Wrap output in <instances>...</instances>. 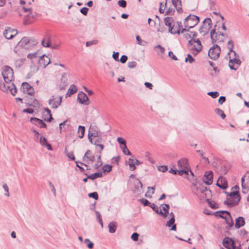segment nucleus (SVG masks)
<instances>
[{
	"label": "nucleus",
	"mask_w": 249,
	"mask_h": 249,
	"mask_svg": "<svg viewBox=\"0 0 249 249\" xmlns=\"http://www.w3.org/2000/svg\"><path fill=\"white\" fill-rule=\"evenodd\" d=\"M141 201L144 206H147L150 204V203L146 199H142Z\"/></svg>",
	"instance_id": "774afa93"
},
{
	"label": "nucleus",
	"mask_w": 249,
	"mask_h": 249,
	"mask_svg": "<svg viewBox=\"0 0 249 249\" xmlns=\"http://www.w3.org/2000/svg\"><path fill=\"white\" fill-rule=\"evenodd\" d=\"M62 102V97L60 96H53L50 100L49 104L53 108H57L59 106Z\"/></svg>",
	"instance_id": "ddd939ff"
},
{
	"label": "nucleus",
	"mask_w": 249,
	"mask_h": 249,
	"mask_svg": "<svg viewBox=\"0 0 249 249\" xmlns=\"http://www.w3.org/2000/svg\"><path fill=\"white\" fill-rule=\"evenodd\" d=\"M174 10L173 9L169 8L166 12L165 15H172L174 14Z\"/></svg>",
	"instance_id": "680f3d73"
},
{
	"label": "nucleus",
	"mask_w": 249,
	"mask_h": 249,
	"mask_svg": "<svg viewBox=\"0 0 249 249\" xmlns=\"http://www.w3.org/2000/svg\"><path fill=\"white\" fill-rule=\"evenodd\" d=\"M215 111L216 113L219 115L222 119H224L225 118L226 115L222 110L220 109H216Z\"/></svg>",
	"instance_id": "49530a36"
},
{
	"label": "nucleus",
	"mask_w": 249,
	"mask_h": 249,
	"mask_svg": "<svg viewBox=\"0 0 249 249\" xmlns=\"http://www.w3.org/2000/svg\"><path fill=\"white\" fill-rule=\"evenodd\" d=\"M216 216L224 219L225 220L226 222L230 227H231L233 226V222L232 221L230 213L228 212H218L216 213Z\"/></svg>",
	"instance_id": "0eeeda50"
},
{
	"label": "nucleus",
	"mask_w": 249,
	"mask_h": 249,
	"mask_svg": "<svg viewBox=\"0 0 249 249\" xmlns=\"http://www.w3.org/2000/svg\"><path fill=\"white\" fill-rule=\"evenodd\" d=\"M76 163L77 167H78L80 169L81 171H84V169L83 167H82L81 166L85 165V166H86V165L85 164H84L83 163L80 162H76Z\"/></svg>",
	"instance_id": "5fc2aeb1"
},
{
	"label": "nucleus",
	"mask_w": 249,
	"mask_h": 249,
	"mask_svg": "<svg viewBox=\"0 0 249 249\" xmlns=\"http://www.w3.org/2000/svg\"><path fill=\"white\" fill-rule=\"evenodd\" d=\"M171 214L172 215V217L170 219V220L167 222L166 225L168 227H171L172 226V225H173L171 230H173V231H176V225L174 224V222H175L174 216V215L173 214V213H171Z\"/></svg>",
	"instance_id": "cd10ccee"
},
{
	"label": "nucleus",
	"mask_w": 249,
	"mask_h": 249,
	"mask_svg": "<svg viewBox=\"0 0 249 249\" xmlns=\"http://www.w3.org/2000/svg\"><path fill=\"white\" fill-rule=\"evenodd\" d=\"M98 136L97 130H94L93 126H90L89 131L88 137L91 143L96 144V141L94 140V138Z\"/></svg>",
	"instance_id": "9b49d317"
},
{
	"label": "nucleus",
	"mask_w": 249,
	"mask_h": 249,
	"mask_svg": "<svg viewBox=\"0 0 249 249\" xmlns=\"http://www.w3.org/2000/svg\"><path fill=\"white\" fill-rule=\"evenodd\" d=\"M24 112H26L28 113L32 114L34 112V110L32 108H29L27 109H24L23 110Z\"/></svg>",
	"instance_id": "69168bd1"
},
{
	"label": "nucleus",
	"mask_w": 249,
	"mask_h": 249,
	"mask_svg": "<svg viewBox=\"0 0 249 249\" xmlns=\"http://www.w3.org/2000/svg\"><path fill=\"white\" fill-rule=\"evenodd\" d=\"M29 42V40L27 37L22 38L20 41L18 43V46L24 47L26 45H27Z\"/></svg>",
	"instance_id": "7c9ffc66"
},
{
	"label": "nucleus",
	"mask_w": 249,
	"mask_h": 249,
	"mask_svg": "<svg viewBox=\"0 0 249 249\" xmlns=\"http://www.w3.org/2000/svg\"><path fill=\"white\" fill-rule=\"evenodd\" d=\"M203 181L208 185H210L213 183V173L211 171L205 172L203 178Z\"/></svg>",
	"instance_id": "2eb2a0df"
},
{
	"label": "nucleus",
	"mask_w": 249,
	"mask_h": 249,
	"mask_svg": "<svg viewBox=\"0 0 249 249\" xmlns=\"http://www.w3.org/2000/svg\"><path fill=\"white\" fill-rule=\"evenodd\" d=\"M211 38L213 42H221L223 41L224 36L223 34L215 32V30H212L211 32Z\"/></svg>",
	"instance_id": "9d476101"
},
{
	"label": "nucleus",
	"mask_w": 249,
	"mask_h": 249,
	"mask_svg": "<svg viewBox=\"0 0 249 249\" xmlns=\"http://www.w3.org/2000/svg\"><path fill=\"white\" fill-rule=\"evenodd\" d=\"M230 62L229 66L232 69H236L240 64V61L238 58H232V55H229Z\"/></svg>",
	"instance_id": "f3484780"
},
{
	"label": "nucleus",
	"mask_w": 249,
	"mask_h": 249,
	"mask_svg": "<svg viewBox=\"0 0 249 249\" xmlns=\"http://www.w3.org/2000/svg\"><path fill=\"white\" fill-rule=\"evenodd\" d=\"M155 188L154 187H148V191L145 194V196L148 198H151L152 195L154 193Z\"/></svg>",
	"instance_id": "c9c22d12"
},
{
	"label": "nucleus",
	"mask_w": 249,
	"mask_h": 249,
	"mask_svg": "<svg viewBox=\"0 0 249 249\" xmlns=\"http://www.w3.org/2000/svg\"><path fill=\"white\" fill-rule=\"evenodd\" d=\"M156 212L161 215L162 216H163V217H166V214L165 213H164L163 212H162L161 210H159L158 209H157L156 210Z\"/></svg>",
	"instance_id": "4d7b16f0"
},
{
	"label": "nucleus",
	"mask_w": 249,
	"mask_h": 249,
	"mask_svg": "<svg viewBox=\"0 0 249 249\" xmlns=\"http://www.w3.org/2000/svg\"><path fill=\"white\" fill-rule=\"evenodd\" d=\"M97 158V160L96 163L95 165V167L97 169L102 165V162L101 160V156L100 155L98 156Z\"/></svg>",
	"instance_id": "79ce46f5"
},
{
	"label": "nucleus",
	"mask_w": 249,
	"mask_h": 249,
	"mask_svg": "<svg viewBox=\"0 0 249 249\" xmlns=\"http://www.w3.org/2000/svg\"><path fill=\"white\" fill-rule=\"evenodd\" d=\"M17 33V30L11 28H8L4 31V36L6 38L11 39L16 36Z\"/></svg>",
	"instance_id": "a211bd4d"
},
{
	"label": "nucleus",
	"mask_w": 249,
	"mask_h": 249,
	"mask_svg": "<svg viewBox=\"0 0 249 249\" xmlns=\"http://www.w3.org/2000/svg\"><path fill=\"white\" fill-rule=\"evenodd\" d=\"M85 131V128L84 126H79L78 127V137L80 138H82L84 137Z\"/></svg>",
	"instance_id": "72a5a7b5"
},
{
	"label": "nucleus",
	"mask_w": 249,
	"mask_h": 249,
	"mask_svg": "<svg viewBox=\"0 0 249 249\" xmlns=\"http://www.w3.org/2000/svg\"><path fill=\"white\" fill-rule=\"evenodd\" d=\"M44 115L45 116L44 120L46 121L51 122L53 120L51 111L48 108L44 109Z\"/></svg>",
	"instance_id": "a878e982"
},
{
	"label": "nucleus",
	"mask_w": 249,
	"mask_h": 249,
	"mask_svg": "<svg viewBox=\"0 0 249 249\" xmlns=\"http://www.w3.org/2000/svg\"><path fill=\"white\" fill-rule=\"evenodd\" d=\"M1 74L4 81L10 83L14 80V71L12 68L8 66H4L1 69Z\"/></svg>",
	"instance_id": "f03ea898"
},
{
	"label": "nucleus",
	"mask_w": 249,
	"mask_h": 249,
	"mask_svg": "<svg viewBox=\"0 0 249 249\" xmlns=\"http://www.w3.org/2000/svg\"><path fill=\"white\" fill-rule=\"evenodd\" d=\"M165 25L168 27L169 32L175 34L179 33V27L175 24L174 19L171 17H166L164 19Z\"/></svg>",
	"instance_id": "7ed1b4c3"
},
{
	"label": "nucleus",
	"mask_w": 249,
	"mask_h": 249,
	"mask_svg": "<svg viewBox=\"0 0 249 249\" xmlns=\"http://www.w3.org/2000/svg\"><path fill=\"white\" fill-rule=\"evenodd\" d=\"M127 163L129 165L130 169L132 171H134L136 169V165L140 164V162L135 159H129Z\"/></svg>",
	"instance_id": "b1692460"
},
{
	"label": "nucleus",
	"mask_w": 249,
	"mask_h": 249,
	"mask_svg": "<svg viewBox=\"0 0 249 249\" xmlns=\"http://www.w3.org/2000/svg\"><path fill=\"white\" fill-rule=\"evenodd\" d=\"M117 142L119 143L120 146L126 145L125 140L122 137H118L117 138Z\"/></svg>",
	"instance_id": "a18cd8bd"
},
{
	"label": "nucleus",
	"mask_w": 249,
	"mask_h": 249,
	"mask_svg": "<svg viewBox=\"0 0 249 249\" xmlns=\"http://www.w3.org/2000/svg\"><path fill=\"white\" fill-rule=\"evenodd\" d=\"M120 160V158L119 156H117L115 157H114L112 159V162L113 163H116V164H118L119 161Z\"/></svg>",
	"instance_id": "3c124183"
},
{
	"label": "nucleus",
	"mask_w": 249,
	"mask_h": 249,
	"mask_svg": "<svg viewBox=\"0 0 249 249\" xmlns=\"http://www.w3.org/2000/svg\"><path fill=\"white\" fill-rule=\"evenodd\" d=\"M89 196L90 197H92L96 200H97L98 198V195L96 192L90 193L89 194Z\"/></svg>",
	"instance_id": "09e8293b"
},
{
	"label": "nucleus",
	"mask_w": 249,
	"mask_h": 249,
	"mask_svg": "<svg viewBox=\"0 0 249 249\" xmlns=\"http://www.w3.org/2000/svg\"><path fill=\"white\" fill-rule=\"evenodd\" d=\"M233 46V43L232 41H229L228 43V48L229 50V52L228 53L229 55H233L234 56L235 55V53L234 51H232V48Z\"/></svg>",
	"instance_id": "c756f323"
},
{
	"label": "nucleus",
	"mask_w": 249,
	"mask_h": 249,
	"mask_svg": "<svg viewBox=\"0 0 249 249\" xmlns=\"http://www.w3.org/2000/svg\"><path fill=\"white\" fill-rule=\"evenodd\" d=\"M182 33L183 34L184 36L185 39L189 42L190 40H193V39L196 38V34L195 32L189 31V30L184 29L182 31Z\"/></svg>",
	"instance_id": "f8f14e48"
},
{
	"label": "nucleus",
	"mask_w": 249,
	"mask_h": 249,
	"mask_svg": "<svg viewBox=\"0 0 249 249\" xmlns=\"http://www.w3.org/2000/svg\"><path fill=\"white\" fill-rule=\"evenodd\" d=\"M233 241L229 238H225L223 241L224 246L229 249L233 248Z\"/></svg>",
	"instance_id": "412c9836"
},
{
	"label": "nucleus",
	"mask_w": 249,
	"mask_h": 249,
	"mask_svg": "<svg viewBox=\"0 0 249 249\" xmlns=\"http://www.w3.org/2000/svg\"><path fill=\"white\" fill-rule=\"evenodd\" d=\"M102 176V174L101 173H96L95 174H91L90 176L89 177V178L94 179L95 178L101 177Z\"/></svg>",
	"instance_id": "ea45409f"
},
{
	"label": "nucleus",
	"mask_w": 249,
	"mask_h": 249,
	"mask_svg": "<svg viewBox=\"0 0 249 249\" xmlns=\"http://www.w3.org/2000/svg\"><path fill=\"white\" fill-rule=\"evenodd\" d=\"M245 224V220L243 217H238L235 219V227L236 229H239L243 227Z\"/></svg>",
	"instance_id": "5701e85b"
},
{
	"label": "nucleus",
	"mask_w": 249,
	"mask_h": 249,
	"mask_svg": "<svg viewBox=\"0 0 249 249\" xmlns=\"http://www.w3.org/2000/svg\"><path fill=\"white\" fill-rule=\"evenodd\" d=\"M194 61L193 58L190 54H188L187 57L186 58V61H188L190 63H192Z\"/></svg>",
	"instance_id": "0e129e2a"
},
{
	"label": "nucleus",
	"mask_w": 249,
	"mask_h": 249,
	"mask_svg": "<svg viewBox=\"0 0 249 249\" xmlns=\"http://www.w3.org/2000/svg\"><path fill=\"white\" fill-rule=\"evenodd\" d=\"M121 148L122 149L123 152L125 154L127 155H130L131 153L130 152L129 150L128 149L127 146L126 145H121L120 146Z\"/></svg>",
	"instance_id": "58836bf2"
},
{
	"label": "nucleus",
	"mask_w": 249,
	"mask_h": 249,
	"mask_svg": "<svg viewBox=\"0 0 249 249\" xmlns=\"http://www.w3.org/2000/svg\"><path fill=\"white\" fill-rule=\"evenodd\" d=\"M138 237H139V234L137 233H136V232L134 233L131 235L132 239L134 241H135L138 240Z\"/></svg>",
	"instance_id": "13d9d810"
},
{
	"label": "nucleus",
	"mask_w": 249,
	"mask_h": 249,
	"mask_svg": "<svg viewBox=\"0 0 249 249\" xmlns=\"http://www.w3.org/2000/svg\"><path fill=\"white\" fill-rule=\"evenodd\" d=\"M137 65V63L135 61L129 62L128 63V67L130 68H133Z\"/></svg>",
	"instance_id": "6e6d98bb"
},
{
	"label": "nucleus",
	"mask_w": 249,
	"mask_h": 249,
	"mask_svg": "<svg viewBox=\"0 0 249 249\" xmlns=\"http://www.w3.org/2000/svg\"><path fill=\"white\" fill-rule=\"evenodd\" d=\"M178 174L179 175L187 176L189 172L193 175L186 159H181L178 161Z\"/></svg>",
	"instance_id": "f257e3e1"
},
{
	"label": "nucleus",
	"mask_w": 249,
	"mask_h": 249,
	"mask_svg": "<svg viewBox=\"0 0 249 249\" xmlns=\"http://www.w3.org/2000/svg\"><path fill=\"white\" fill-rule=\"evenodd\" d=\"M96 157L90 150H88L83 157V160L89 164L93 163L96 160Z\"/></svg>",
	"instance_id": "1a4fd4ad"
},
{
	"label": "nucleus",
	"mask_w": 249,
	"mask_h": 249,
	"mask_svg": "<svg viewBox=\"0 0 249 249\" xmlns=\"http://www.w3.org/2000/svg\"><path fill=\"white\" fill-rule=\"evenodd\" d=\"M211 19L210 18L208 19H206L204 23L203 24V26L202 28L200 29L201 32H207L209 30V28H210V22H211Z\"/></svg>",
	"instance_id": "393cba45"
},
{
	"label": "nucleus",
	"mask_w": 249,
	"mask_h": 249,
	"mask_svg": "<svg viewBox=\"0 0 249 249\" xmlns=\"http://www.w3.org/2000/svg\"><path fill=\"white\" fill-rule=\"evenodd\" d=\"M154 49L159 55H162L164 53L165 49L160 45L156 46Z\"/></svg>",
	"instance_id": "473e14b6"
},
{
	"label": "nucleus",
	"mask_w": 249,
	"mask_h": 249,
	"mask_svg": "<svg viewBox=\"0 0 249 249\" xmlns=\"http://www.w3.org/2000/svg\"><path fill=\"white\" fill-rule=\"evenodd\" d=\"M67 156L71 160H75V157L72 152H67Z\"/></svg>",
	"instance_id": "8fccbe9b"
},
{
	"label": "nucleus",
	"mask_w": 249,
	"mask_h": 249,
	"mask_svg": "<svg viewBox=\"0 0 249 249\" xmlns=\"http://www.w3.org/2000/svg\"><path fill=\"white\" fill-rule=\"evenodd\" d=\"M51 60L50 58L46 55H42L40 57L39 59H38V63L39 65L41 67H43L44 68H45L48 64H49Z\"/></svg>",
	"instance_id": "dca6fc26"
},
{
	"label": "nucleus",
	"mask_w": 249,
	"mask_h": 249,
	"mask_svg": "<svg viewBox=\"0 0 249 249\" xmlns=\"http://www.w3.org/2000/svg\"><path fill=\"white\" fill-rule=\"evenodd\" d=\"M98 40L97 39H94L91 41H88L86 42V46L87 47L93 45H96L98 43Z\"/></svg>",
	"instance_id": "c03bdc74"
},
{
	"label": "nucleus",
	"mask_w": 249,
	"mask_h": 249,
	"mask_svg": "<svg viewBox=\"0 0 249 249\" xmlns=\"http://www.w3.org/2000/svg\"><path fill=\"white\" fill-rule=\"evenodd\" d=\"M80 11L83 14H84V15H86L88 13V8L86 7L82 8Z\"/></svg>",
	"instance_id": "338daca9"
},
{
	"label": "nucleus",
	"mask_w": 249,
	"mask_h": 249,
	"mask_svg": "<svg viewBox=\"0 0 249 249\" xmlns=\"http://www.w3.org/2000/svg\"><path fill=\"white\" fill-rule=\"evenodd\" d=\"M220 52V48L218 45H214L210 49L209 55L212 59H215L219 57Z\"/></svg>",
	"instance_id": "6e6552de"
},
{
	"label": "nucleus",
	"mask_w": 249,
	"mask_h": 249,
	"mask_svg": "<svg viewBox=\"0 0 249 249\" xmlns=\"http://www.w3.org/2000/svg\"><path fill=\"white\" fill-rule=\"evenodd\" d=\"M77 91V88L76 86L74 85H72L70 86L68 90V93H70V94L71 95L76 93Z\"/></svg>",
	"instance_id": "e433bc0d"
},
{
	"label": "nucleus",
	"mask_w": 249,
	"mask_h": 249,
	"mask_svg": "<svg viewBox=\"0 0 249 249\" xmlns=\"http://www.w3.org/2000/svg\"><path fill=\"white\" fill-rule=\"evenodd\" d=\"M208 95L211 96L213 98H216L219 95V93L218 92H211L208 93Z\"/></svg>",
	"instance_id": "864d4df0"
},
{
	"label": "nucleus",
	"mask_w": 249,
	"mask_h": 249,
	"mask_svg": "<svg viewBox=\"0 0 249 249\" xmlns=\"http://www.w3.org/2000/svg\"><path fill=\"white\" fill-rule=\"evenodd\" d=\"M78 101L82 104L88 105L89 104V98L83 92H79L78 94Z\"/></svg>",
	"instance_id": "4468645a"
},
{
	"label": "nucleus",
	"mask_w": 249,
	"mask_h": 249,
	"mask_svg": "<svg viewBox=\"0 0 249 249\" xmlns=\"http://www.w3.org/2000/svg\"><path fill=\"white\" fill-rule=\"evenodd\" d=\"M118 4L121 7H125L126 5V2L124 0H120L118 1Z\"/></svg>",
	"instance_id": "603ef678"
},
{
	"label": "nucleus",
	"mask_w": 249,
	"mask_h": 249,
	"mask_svg": "<svg viewBox=\"0 0 249 249\" xmlns=\"http://www.w3.org/2000/svg\"><path fill=\"white\" fill-rule=\"evenodd\" d=\"M31 121L40 128H45L46 124L41 120L36 118H32Z\"/></svg>",
	"instance_id": "4be33fe9"
},
{
	"label": "nucleus",
	"mask_w": 249,
	"mask_h": 249,
	"mask_svg": "<svg viewBox=\"0 0 249 249\" xmlns=\"http://www.w3.org/2000/svg\"><path fill=\"white\" fill-rule=\"evenodd\" d=\"M166 5V1L164 3H162V2L160 3V6L159 8V12L160 13H164Z\"/></svg>",
	"instance_id": "a19ab883"
},
{
	"label": "nucleus",
	"mask_w": 249,
	"mask_h": 249,
	"mask_svg": "<svg viewBox=\"0 0 249 249\" xmlns=\"http://www.w3.org/2000/svg\"><path fill=\"white\" fill-rule=\"evenodd\" d=\"M136 39L139 45H144L146 43L145 41L141 39L139 36H137Z\"/></svg>",
	"instance_id": "de8ad7c7"
},
{
	"label": "nucleus",
	"mask_w": 249,
	"mask_h": 249,
	"mask_svg": "<svg viewBox=\"0 0 249 249\" xmlns=\"http://www.w3.org/2000/svg\"><path fill=\"white\" fill-rule=\"evenodd\" d=\"M161 207L163 212L166 213V215H167V214L168 213L169 206L168 204H163L162 205Z\"/></svg>",
	"instance_id": "37998d69"
},
{
	"label": "nucleus",
	"mask_w": 249,
	"mask_h": 249,
	"mask_svg": "<svg viewBox=\"0 0 249 249\" xmlns=\"http://www.w3.org/2000/svg\"><path fill=\"white\" fill-rule=\"evenodd\" d=\"M127 57L126 56V55H123L121 56V59H120V61L122 63H124L126 62V61H127Z\"/></svg>",
	"instance_id": "e2e57ef3"
},
{
	"label": "nucleus",
	"mask_w": 249,
	"mask_h": 249,
	"mask_svg": "<svg viewBox=\"0 0 249 249\" xmlns=\"http://www.w3.org/2000/svg\"><path fill=\"white\" fill-rule=\"evenodd\" d=\"M116 224L115 222H111L108 225V228L110 232L113 233L116 231Z\"/></svg>",
	"instance_id": "f704fd0d"
},
{
	"label": "nucleus",
	"mask_w": 249,
	"mask_h": 249,
	"mask_svg": "<svg viewBox=\"0 0 249 249\" xmlns=\"http://www.w3.org/2000/svg\"><path fill=\"white\" fill-rule=\"evenodd\" d=\"M216 184L222 189H226L228 186L227 180L223 177H220L218 178Z\"/></svg>",
	"instance_id": "aec40b11"
},
{
	"label": "nucleus",
	"mask_w": 249,
	"mask_h": 249,
	"mask_svg": "<svg viewBox=\"0 0 249 249\" xmlns=\"http://www.w3.org/2000/svg\"><path fill=\"white\" fill-rule=\"evenodd\" d=\"M189 48L192 53L194 55L197 54L202 50V45L200 41L197 38L190 40Z\"/></svg>",
	"instance_id": "39448f33"
},
{
	"label": "nucleus",
	"mask_w": 249,
	"mask_h": 249,
	"mask_svg": "<svg viewBox=\"0 0 249 249\" xmlns=\"http://www.w3.org/2000/svg\"><path fill=\"white\" fill-rule=\"evenodd\" d=\"M112 166L109 164H105L102 167V170L104 172H109L112 170Z\"/></svg>",
	"instance_id": "4c0bfd02"
},
{
	"label": "nucleus",
	"mask_w": 249,
	"mask_h": 249,
	"mask_svg": "<svg viewBox=\"0 0 249 249\" xmlns=\"http://www.w3.org/2000/svg\"><path fill=\"white\" fill-rule=\"evenodd\" d=\"M172 2L178 11L182 12L181 0H172Z\"/></svg>",
	"instance_id": "bb28decb"
},
{
	"label": "nucleus",
	"mask_w": 249,
	"mask_h": 249,
	"mask_svg": "<svg viewBox=\"0 0 249 249\" xmlns=\"http://www.w3.org/2000/svg\"><path fill=\"white\" fill-rule=\"evenodd\" d=\"M21 88L23 92L29 95H32L34 92V89L27 82L22 84Z\"/></svg>",
	"instance_id": "6ab92c4d"
},
{
	"label": "nucleus",
	"mask_w": 249,
	"mask_h": 249,
	"mask_svg": "<svg viewBox=\"0 0 249 249\" xmlns=\"http://www.w3.org/2000/svg\"><path fill=\"white\" fill-rule=\"evenodd\" d=\"M239 187L238 185H235L232 188V191L231 192H235V193H239Z\"/></svg>",
	"instance_id": "052dcab7"
},
{
	"label": "nucleus",
	"mask_w": 249,
	"mask_h": 249,
	"mask_svg": "<svg viewBox=\"0 0 249 249\" xmlns=\"http://www.w3.org/2000/svg\"><path fill=\"white\" fill-rule=\"evenodd\" d=\"M27 58L30 60L32 61H33L35 60H36L38 57V53L37 52H34L32 53H29L27 56Z\"/></svg>",
	"instance_id": "2f4dec72"
},
{
	"label": "nucleus",
	"mask_w": 249,
	"mask_h": 249,
	"mask_svg": "<svg viewBox=\"0 0 249 249\" xmlns=\"http://www.w3.org/2000/svg\"><path fill=\"white\" fill-rule=\"evenodd\" d=\"M40 142L41 145L46 146L48 150H52V146L48 142L46 138L41 137L40 138Z\"/></svg>",
	"instance_id": "c85d7f7f"
},
{
	"label": "nucleus",
	"mask_w": 249,
	"mask_h": 249,
	"mask_svg": "<svg viewBox=\"0 0 249 249\" xmlns=\"http://www.w3.org/2000/svg\"><path fill=\"white\" fill-rule=\"evenodd\" d=\"M240 200V196L239 193L231 192L227 198V203L229 205L234 206L237 205Z\"/></svg>",
	"instance_id": "423d86ee"
},
{
	"label": "nucleus",
	"mask_w": 249,
	"mask_h": 249,
	"mask_svg": "<svg viewBox=\"0 0 249 249\" xmlns=\"http://www.w3.org/2000/svg\"><path fill=\"white\" fill-rule=\"evenodd\" d=\"M158 169L160 171L164 172L167 170V167L166 166H160L158 167Z\"/></svg>",
	"instance_id": "bf43d9fd"
},
{
	"label": "nucleus",
	"mask_w": 249,
	"mask_h": 249,
	"mask_svg": "<svg viewBox=\"0 0 249 249\" xmlns=\"http://www.w3.org/2000/svg\"><path fill=\"white\" fill-rule=\"evenodd\" d=\"M199 21V18L195 15H189L184 20L183 24L186 28H192L196 25Z\"/></svg>",
	"instance_id": "20e7f679"
}]
</instances>
